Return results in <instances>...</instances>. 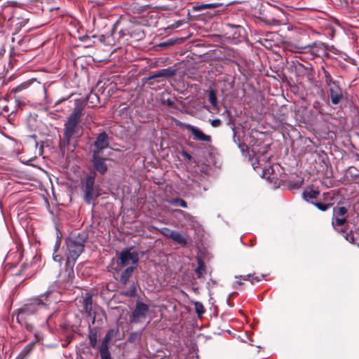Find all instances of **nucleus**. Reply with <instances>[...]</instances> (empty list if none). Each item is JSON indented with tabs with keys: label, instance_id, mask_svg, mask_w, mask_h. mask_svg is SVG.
Listing matches in <instances>:
<instances>
[{
	"label": "nucleus",
	"instance_id": "obj_45",
	"mask_svg": "<svg viewBox=\"0 0 359 359\" xmlns=\"http://www.w3.org/2000/svg\"><path fill=\"white\" fill-rule=\"evenodd\" d=\"M236 278H237L238 280L236 281V284H237V285H242L243 283H242V282L241 281V279L243 280V278H240V276H239V277H236Z\"/></svg>",
	"mask_w": 359,
	"mask_h": 359
},
{
	"label": "nucleus",
	"instance_id": "obj_25",
	"mask_svg": "<svg viewBox=\"0 0 359 359\" xmlns=\"http://www.w3.org/2000/svg\"><path fill=\"white\" fill-rule=\"evenodd\" d=\"M171 205H180L182 208H186L187 207V202L180 198H172L168 201Z\"/></svg>",
	"mask_w": 359,
	"mask_h": 359
},
{
	"label": "nucleus",
	"instance_id": "obj_13",
	"mask_svg": "<svg viewBox=\"0 0 359 359\" xmlns=\"http://www.w3.org/2000/svg\"><path fill=\"white\" fill-rule=\"evenodd\" d=\"M175 72H176L175 69H174L172 67L162 69L158 70L155 72H153L149 76V79H154L160 78V77L168 78V77L174 76L175 74Z\"/></svg>",
	"mask_w": 359,
	"mask_h": 359
},
{
	"label": "nucleus",
	"instance_id": "obj_34",
	"mask_svg": "<svg viewBox=\"0 0 359 359\" xmlns=\"http://www.w3.org/2000/svg\"><path fill=\"white\" fill-rule=\"evenodd\" d=\"M269 145H265L264 147L263 148V150L261 151L259 149L257 148V147H253L252 148V151L255 154H261L262 156L267 152L268 151V149H269Z\"/></svg>",
	"mask_w": 359,
	"mask_h": 359
},
{
	"label": "nucleus",
	"instance_id": "obj_15",
	"mask_svg": "<svg viewBox=\"0 0 359 359\" xmlns=\"http://www.w3.org/2000/svg\"><path fill=\"white\" fill-rule=\"evenodd\" d=\"M335 219H333L332 220V226L333 227L338 231L339 232H345L346 228L344 226L345 224L346 219L345 217H339V216H334Z\"/></svg>",
	"mask_w": 359,
	"mask_h": 359
},
{
	"label": "nucleus",
	"instance_id": "obj_22",
	"mask_svg": "<svg viewBox=\"0 0 359 359\" xmlns=\"http://www.w3.org/2000/svg\"><path fill=\"white\" fill-rule=\"evenodd\" d=\"M264 277L263 275L261 276H255V273L253 274H248L243 276H240V278H242L243 280L245 281H250L252 283H253L255 281L259 282L262 280V278Z\"/></svg>",
	"mask_w": 359,
	"mask_h": 359
},
{
	"label": "nucleus",
	"instance_id": "obj_44",
	"mask_svg": "<svg viewBox=\"0 0 359 359\" xmlns=\"http://www.w3.org/2000/svg\"><path fill=\"white\" fill-rule=\"evenodd\" d=\"M24 88V85H21V86H19L18 87H16L15 88H14L13 90L16 93V92H19L22 89Z\"/></svg>",
	"mask_w": 359,
	"mask_h": 359
},
{
	"label": "nucleus",
	"instance_id": "obj_23",
	"mask_svg": "<svg viewBox=\"0 0 359 359\" xmlns=\"http://www.w3.org/2000/svg\"><path fill=\"white\" fill-rule=\"evenodd\" d=\"M196 273L197 274V276L198 278L202 277L204 276L206 273V268L205 264L203 263L202 261H198V267L195 270Z\"/></svg>",
	"mask_w": 359,
	"mask_h": 359
},
{
	"label": "nucleus",
	"instance_id": "obj_19",
	"mask_svg": "<svg viewBox=\"0 0 359 359\" xmlns=\"http://www.w3.org/2000/svg\"><path fill=\"white\" fill-rule=\"evenodd\" d=\"M118 333V330L111 329L107 332L104 338L103 339L101 345H105L109 346V343L114 337H116Z\"/></svg>",
	"mask_w": 359,
	"mask_h": 359
},
{
	"label": "nucleus",
	"instance_id": "obj_47",
	"mask_svg": "<svg viewBox=\"0 0 359 359\" xmlns=\"http://www.w3.org/2000/svg\"><path fill=\"white\" fill-rule=\"evenodd\" d=\"M95 315H93V320H95Z\"/></svg>",
	"mask_w": 359,
	"mask_h": 359
},
{
	"label": "nucleus",
	"instance_id": "obj_10",
	"mask_svg": "<svg viewBox=\"0 0 359 359\" xmlns=\"http://www.w3.org/2000/svg\"><path fill=\"white\" fill-rule=\"evenodd\" d=\"M324 43H313L305 47L298 48L299 50H305V53H310L311 58L319 57L321 53H325ZM298 53H302V50H297Z\"/></svg>",
	"mask_w": 359,
	"mask_h": 359
},
{
	"label": "nucleus",
	"instance_id": "obj_46",
	"mask_svg": "<svg viewBox=\"0 0 359 359\" xmlns=\"http://www.w3.org/2000/svg\"><path fill=\"white\" fill-rule=\"evenodd\" d=\"M160 46H165V43H161V45H160Z\"/></svg>",
	"mask_w": 359,
	"mask_h": 359
},
{
	"label": "nucleus",
	"instance_id": "obj_18",
	"mask_svg": "<svg viewBox=\"0 0 359 359\" xmlns=\"http://www.w3.org/2000/svg\"><path fill=\"white\" fill-rule=\"evenodd\" d=\"M135 268V266H128L122 272L120 281L123 285H126L127 283Z\"/></svg>",
	"mask_w": 359,
	"mask_h": 359
},
{
	"label": "nucleus",
	"instance_id": "obj_31",
	"mask_svg": "<svg viewBox=\"0 0 359 359\" xmlns=\"http://www.w3.org/2000/svg\"><path fill=\"white\" fill-rule=\"evenodd\" d=\"M313 203L314 204L315 206H316L319 210H320L322 211L327 210L331 206L330 203L325 204V203H319V202Z\"/></svg>",
	"mask_w": 359,
	"mask_h": 359
},
{
	"label": "nucleus",
	"instance_id": "obj_35",
	"mask_svg": "<svg viewBox=\"0 0 359 359\" xmlns=\"http://www.w3.org/2000/svg\"><path fill=\"white\" fill-rule=\"evenodd\" d=\"M140 338V334L139 332H133L130 334V335L128 337V341L130 342H135L137 340H139Z\"/></svg>",
	"mask_w": 359,
	"mask_h": 359
},
{
	"label": "nucleus",
	"instance_id": "obj_27",
	"mask_svg": "<svg viewBox=\"0 0 359 359\" xmlns=\"http://www.w3.org/2000/svg\"><path fill=\"white\" fill-rule=\"evenodd\" d=\"M274 170L271 165H265L262 169V177H269V175H272Z\"/></svg>",
	"mask_w": 359,
	"mask_h": 359
},
{
	"label": "nucleus",
	"instance_id": "obj_3",
	"mask_svg": "<svg viewBox=\"0 0 359 359\" xmlns=\"http://www.w3.org/2000/svg\"><path fill=\"white\" fill-rule=\"evenodd\" d=\"M96 173L95 171L90 172L82 183V191L83 192V201L88 204L95 205V200L101 194V189L99 185H95Z\"/></svg>",
	"mask_w": 359,
	"mask_h": 359
},
{
	"label": "nucleus",
	"instance_id": "obj_36",
	"mask_svg": "<svg viewBox=\"0 0 359 359\" xmlns=\"http://www.w3.org/2000/svg\"><path fill=\"white\" fill-rule=\"evenodd\" d=\"M344 238L348 241L351 244H353L354 242H355V238H354V235L352 231H350L348 233H346L345 235H344Z\"/></svg>",
	"mask_w": 359,
	"mask_h": 359
},
{
	"label": "nucleus",
	"instance_id": "obj_40",
	"mask_svg": "<svg viewBox=\"0 0 359 359\" xmlns=\"http://www.w3.org/2000/svg\"><path fill=\"white\" fill-rule=\"evenodd\" d=\"M178 212L183 215L184 218L186 220L193 222L194 221V217L189 215V213H187L182 210H178Z\"/></svg>",
	"mask_w": 359,
	"mask_h": 359
},
{
	"label": "nucleus",
	"instance_id": "obj_12",
	"mask_svg": "<svg viewBox=\"0 0 359 359\" xmlns=\"http://www.w3.org/2000/svg\"><path fill=\"white\" fill-rule=\"evenodd\" d=\"M83 310L81 312H85L86 314H97V311H93L92 295L90 293H86L82 300Z\"/></svg>",
	"mask_w": 359,
	"mask_h": 359
},
{
	"label": "nucleus",
	"instance_id": "obj_41",
	"mask_svg": "<svg viewBox=\"0 0 359 359\" xmlns=\"http://www.w3.org/2000/svg\"><path fill=\"white\" fill-rule=\"evenodd\" d=\"M221 121L218 118L214 119L211 121V125L213 127H219L221 125Z\"/></svg>",
	"mask_w": 359,
	"mask_h": 359
},
{
	"label": "nucleus",
	"instance_id": "obj_49",
	"mask_svg": "<svg viewBox=\"0 0 359 359\" xmlns=\"http://www.w3.org/2000/svg\"><path fill=\"white\" fill-rule=\"evenodd\" d=\"M95 315H93V320H95Z\"/></svg>",
	"mask_w": 359,
	"mask_h": 359
},
{
	"label": "nucleus",
	"instance_id": "obj_5",
	"mask_svg": "<svg viewBox=\"0 0 359 359\" xmlns=\"http://www.w3.org/2000/svg\"><path fill=\"white\" fill-rule=\"evenodd\" d=\"M325 82L329 88L331 102L333 104H338L343 99L344 94L339 83L334 81L330 73L324 70Z\"/></svg>",
	"mask_w": 359,
	"mask_h": 359
},
{
	"label": "nucleus",
	"instance_id": "obj_14",
	"mask_svg": "<svg viewBox=\"0 0 359 359\" xmlns=\"http://www.w3.org/2000/svg\"><path fill=\"white\" fill-rule=\"evenodd\" d=\"M123 35H130L131 37H135L137 39H140L143 36V32L140 27L132 25L128 29L121 30Z\"/></svg>",
	"mask_w": 359,
	"mask_h": 359
},
{
	"label": "nucleus",
	"instance_id": "obj_42",
	"mask_svg": "<svg viewBox=\"0 0 359 359\" xmlns=\"http://www.w3.org/2000/svg\"><path fill=\"white\" fill-rule=\"evenodd\" d=\"M53 259L55 261V262H61L62 259V257L61 255H53Z\"/></svg>",
	"mask_w": 359,
	"mask_h": 359
},
{
	"label": "nucleus",
	"instance_id": "obj_11",
	"mask_svg": "<svg viewBox=\"0 0 359 359\" xmlns=\"http://www.w3.org/2000/svg\"><path fill=\"white\" fill-rule=\"evenodd\" d=\"M28 19L15 15L8 16V27L18 32L27 23Z\"/></svg>",
	"mask_w": 359,
	"mask_h": 359
},
{
	"label": "nucleus",
	"instance_id": "obj_39",
	"mask_svg": "<svg viewBox=\"0 0 359 359\" xmlns=\"http://www.w3.org/2000/svg\"><path fill=\"white\" fill-rule=\"evenodd\" d=\"M161 231L165 236L171 238V234H174L175 231L170 230L168 228H163Z\"/></svg>",
	"mask_w": 359,
	"mask_h": 359
},
{
	"label": "nucleus",
	"instance_id": "obj_20",
	"mask_svg": "<svg viewBox=\"0 0 359 359\" xmlns=\"http://www.w3.org/2000/svg\"><path fill=\"white\" fill-rule=\"evenodd\" d=\"M149 311L147 304L142 302H137L133 314H145Z\"/></svg>",
	"mask_w": 359,
	"mask_h": 359
},
{
	"label": "nucleus",
	"instance_id": "obj_9",
	"mask_svg": "<svg viewBox=\"0 0 359 359\" xmlns=\"http://www.w3.org/2000/svg\"><path fill=\"white\" fill-rule=\"evenodd\" d=\"M107 159L102 157L101 154H93L92 163L94 169L101 175H104L108 170L106 163Z\"/></svg>",
	"mask_w": 359,
	"mask_h": 359
},
{
	"label": "nucleus",
	"instance_id": "obj_33",
	"mask_svg": "<svg viewBox=\"0 0 359 359\" xmlns=\"http://www.w3.org/2000/svg\"><path fill=\"white\" fill-rule=\"evenodd\" d=\"M209 102L210 103L215 107L217 105V97L215 92L213 90H211L209 93Z\"/></svg>",
	"mask_w": 359,
	"mask_h": 359
},
{
	"label": "nucleus",
	"instance_id": "obj_16",
	"mask_svg": "<svg viewBox=\"0 0 359 359\" xmlns=\"http://www.w3.org/2000/svg\"><path fill=\"white\" fill-rule=\"evenodd\" d=\"M16 11L10 6H6L2 12L0 13V18H2L4 21L7 20V23L8 24V16L15 15Z\"/></svg>",
	"mask_w": 359,
	"mask_h": 359
},
{
	"label": "nucleus",
	"instance_id": "obj_4",
	"mask_svg": "<svg viewBox=\"0 0 359 359\" xmlns=\"http://www.w3.org/2000/svg\"><path fill=\"white\" fill-rule=\"evenodd\" d=\"M50 293V291H47L43 294L30 299L28 303L25 304L23 307L19 309L18 314L42 311L43 309H45L49 304L48 297Z\"/></svg>",
	"mask_w": 359,
	"mask_h": 359
},
{
	"label": "nucleus",
	"instance_id": "obj_30",
	"mask_svg": "<svg viewBox=\"0 0 359 359\" xmlns=\"http://www.w3.org/2000/svg\"><path fill=\"white\" fill-rule=\"evenodd\" d=\"M90 344L93 348H95L97 344L96 332H90L89 334Z\"/></svg>",
	"mask_w": 359,
	"mask_h": 359
},
{
	"label": "nucleus",
	"instance_id": "obj_32",
	"mask_svg": "<svg viewBox=\"0 0 359 359\" xmlns=\"http://www.w3.org/2000/svg\"><path fill=\"white\" fill-rule=\"evenodd\" d=\"M217 5L215 4H201L197 7H194V10L198 11V10H203L205 8H216Z\"/></svg>",
	"mask_w": 359,
	"mask_h": 359
},
{
	"label": "nucleus",
	"instance_id": "obj_43",
	"mask_svg": "<svg viewBox=\"0 0 359 359\" xmlns=\"http://www.w3.org/2000/svg\"><path fill=\"white\" fill-rule=\"evenodd\" d=\"M182 155L188 160H191L192 158V156L187 151H183Z\"/></svg>",
	"mask_w": 359,
	"mask_h": 359
},
{
	"label": "nucleus",
	"instance_id": "obj_1",
	"mask_svg": "<svg viewBox=\"0 0 359 359\" xmlns=\"http://www.w3.org/2000/svg\"><path fill=\"white\" fill-rule=\"evenodd\" d=\"M86 237L83 234L71 235L66 241L67 248L66 272L69 278L74 277V265L84 249Z\"/></svg>",
	"mask_w": 359,
	"mask_h": 359
},
{
	"label": "nucleus",
	"instance_id": "obj_38",
	"mask_svg": "<svg viewBox=\"0 0 359 359\" xmlns=\"http://www.w3.org/2000/svg\"><path fill=\"white\" fill-rule=\"evenodd\" d=\"M261 156H258L257 161L256 162L252 163L253 168L257 170L259 167L263 166L264 165L262 163V161H264V158L260 160Z\"/></svg>",
	"mask_w": 359,
	"mask_h": 359
},
{
	"label": "nucleus",
	"instance_id": "obj_26",
	"mask_svg": "<svg viewBox=\"0 0 359 359\" xmlns=\"http://www.w3.org/2000/svg\"><path fill=\"white\" fill-rule=\"evenodd\" d=\"M36 342H31L28 344L20 352V355L24 358L26 357L34 348Z\"/></svg>",
	"mask_w": 359,
	"mask_h": 359
},
{
	"label": "nucleus",
	"instance_id": "obj_7",
	"mask_svg": "<svg viewBox=\"0 0 359 359\" xmlns=\"http://www.w3.org/2000/svg\"><path fill=\"white\" fill-rule=\"evenodd\" d=\"M177 125L189 130L193 135L192 139L194 140L206 142L211 141L210 135L205 134L201 130L191 124L179 122Z\"/></svg>",
	"mask_w": 359,
	"mask_h": 359
},
{
	"label": "nucleus",
	"instance_id": "obj_17",
	"mask_svg": "<svg viewBox=\"0 0 359 359\" xmlns=\"http://www.w3.org/2000/svg\"><path fill=\"white\" fill-rule=\"evenodd\" d=\"M171 239L181 246H185L187 244V239L179 231H175L174 234H171Z\"/></svg>",
	"mask_w": 359,
	"mask_h": 359
},
{
	"label": "nucleus",
	"instance_id": "obj_2",
	"mask_svg": "<svg viewBox=\"0 0 359 359\" xmlns=\"http://www.w3.org/2000/svg\"><path fill=\"white\" fill-rule=\"evenodd\" d=\"M83 102L76 100L74 110L65 123L64 139L67 144L69 143L70 140L75 137L79 130L78 123L83 114Z\"/></svg>",
	"mask_w": 359,
	"mask_h": 359
},
{
	"label": "nucleus",
	"instance_id": "obj_28",
	"mask_svg": "<svg viewBox=\"0 0 359 359\" xmlns=\"http://www.w3.org/2000/svg\"><path fill=\"white\" fill-rule=\"evenodd\" d=\"M136 292V288L134 285H130V288L127 290H123L121 292V294L127 297H133L135 295Z\"/></svg>",
	"mask_w": 359,
	"mask_h": 359
},
{
	"label": "nucleus",
	"instance_id": "obj_29",
	"mask_svg": "<svg viewBox=\"0 0 359 359\" xmlns=\"http://www.w3.org/2000/svg\"><path fill=\"white\" fill-rule=\"evenodd\" d=\"M347 209L345 207H339L337 210H334V216L345 217Z\"/></svg>",
	"mask_w": 359,
	"mask_h": 359
},
{
	"label": "nucleus",
	"instance_id": "obj_8",
	"mask_svg": "<svg viewBox=\"0 0 359 359\" xmlns=\"http://www.w3.org/2000/svg\"><path fill=\"white\" fill-rule=\"evenodd\" d=\"M109 137L104 132L100 133L97 137L93 144V154H102L103 150L109 147Z\"/></svg>",
	"mask_w": 359,
	"mask_h": 359
},
{
	"label": "nucleus",
	"instance_id": "obj_37",
	"mask_svg": "<svg viewBox=\"0 0 359 359\" xmlns=\"http://www.w3.org/2000/svg\"><path fill=\"white\" fill-rule=\"evenodd\" d=\"M195 309L197 314H202L205 312V309L203 305L200 302H196L195 304Z\"/></svg>",
	"mask_w": 359,
	"mask_h": 359
},
{
	"label": "nucleus",
	"instance_id": "obj_48",
	"mask_svg": "<svg viewBox=\"0 0 359 359\" xmlns=\"http://www.w3.org/2000/svg\"><path fill=\"white\" fill-rule=\"evenodd\" d=\"M95 315H93V320H95Z\"/></svg>",
	"mask_w": 359,
	"mask_h": 359
},
{
	"label": "nucleus",
	"instance_id": "obj_24",
	"mask_svg": "<svg viewBox=\"0 0 359 359\" xmlns=\"http://www.w3.org/2000/svg\"><path fill=\"white\" fill-rule=\"evenodd\" d=\"M318 194H319V192L318 191H316L313 189H310V190L306 191L303 193L304 198L306 200L316 198H317Z\"/></svg>",
	"mask_w": 359,
	"mask_h": 359
},
{
	"label": "nucleus",
	"instance_id": "obj_21",
	"mask_svg": "<svg viewBox=\"0 0 359 359\" xmlns=\"http://www.w3.org/2000/svg\"><path fill=\"white\" fill-rule=\"evenodd\" d=\"M100 353L101 359H111V353L109 351V346L100 345Z\"/></svg>",
	"mask_w": 359,
	"mask_h": 359
},
{
	"label": "nucleus",
	"instance_id": "obj_6",
	"mask_svg": "<svg viewBox=\"0 0 359 359\" xmlns=\"http://www.w3.org/2000/svg\"><path fill=\"white\" fill-rule=\"evenodd\" d=\"M138 261L139 255L137 252L132 251L131 249H125L120 253L118 259V266L123 268L131 264V266L136 267Z\"/></svg>",
	"mask_w": 359,
	"mask_h": 359
}]
</instances>
